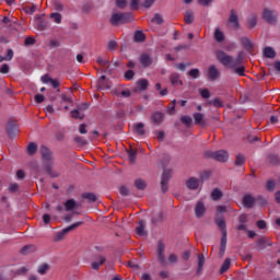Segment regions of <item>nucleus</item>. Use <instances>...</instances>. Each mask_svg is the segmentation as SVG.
I'll use <instances>...</instances> for the list:
<instances>
[{"instance_id": "f257e3e1", "label": "nucleus", "mask_w": 280, "mask_h": 280, "mask_svg": "<svg viewBox=\"0 0 280 280\" xmlns=\"http://www.w3.org/2000/svg\"><path fill=\"white\" fill-rule=\"evenodd\" d=\"M215 57L221 65L224 67H228V69H233L235 67V61L233 60V57L226 55V52L222 50H217L215 51Z\"/></svg>"}, {"instance_id": "f03ea898", "label": "nucleus", "mask_w": 280, "mask_h": 280, "mask_svg": "<svg viewBox=\"0 0 280 280\" xmlns=\"http://www.w3.org/2000/svg\"><path fill=\"white\" fill-rule=\"evenodd\" d=\"M206 156L209 159H214V161H219L220 163H226L229 161V152L225 150H220V151H207Z\"/></svg>"}, {"instance_id": "7ed1b4c3", "label": "nucleus", "mask_w": 280, "mask_h": 280, "mask_svg": "<svg viewBox=\"0 0 280 280\" xmlns=\"http://www.w3.org/2000/svg\"><path fill=\"white\" fill-rule=\"evenodd\" d=\"M128 21H132V15L126 13H114L112 15L113 25H119L120 23H128Z\"/></svg>"}, {"instance_id": "20e7f679", "label": "nucleus", "mask_w": 280, "mask_h": 280, "mask_svg": "<svg viewBox=\"0 0 280 280\" xmlns=\"http://www.w3.org/2000/svg\"><path fill=\"white\" fill-rule=\"evenodd\" d=\"M228 25L230 30H240V18L235 11H231L230 18L228 20Z\"/></svg>"}, {"instance_id": "39448f33", "label": "nucleus", "mask_w": 280, "mask_h": 280, "mask_svg": "<svg viewBox=\"0 0 280 280\" xmlns=\"http://www.w3.org/2000/svg\"><path fill=\"white\" fill-rule=\"evenodd\" d=\"M173 174L174 172L170 168L163 172L161 179L162 191H167V183H170V178H172Z\"/></svg>"}, {"instance_id": "423d86ee", "label": "nucleus", "mask_w": 280, "mask_h": 280, "mask_svg": "<svg viewBox=\"0 0 280 280\" xmlns=\"http://www.w3.org/2000/svg\"><path fill=\"white\" fill-rule=\"evenodd\" d=\"M81 224H83L82 221L75 222V223L69 225L68 228H65L61 232H59L57 234L58 240H62V237H65V235H67L68 233H71V231H75V229H78V226H81Z\"/></svg>"}, {"instance_id": "0eeeda50", "label": "nucleus", "mask_w": 280, "mask_h": 280, "mask_svg": "<svg viewBox=\"0 0 280 280\" xmlns=\"http://www.w3.org/2000/svg\"><path fill=\"white\" fill-rule=\"evenodd\" d=\"M207 211V208L205 207V201L199 200L195 206V215L196 218H202Z\"/></svg>"}, {"instance_id": "6e6552de", "label": "nucleus", "mask_w": 280, "mask_h": 280, "mask_svg": "<svg viewBox=\"0 0 280 280\" xmlns=\"http://www.w3.org/2000/svg\"><path fill=\"white\" fill-rule=\"evenodd\" d=\"M200 185H202L201 182H200V179H198V178H196V177H190V178H188V179L186 180V187H187L188 189H191V190L198 189V188L200 187Z\"/></svg>"}, {"instance_id": "1a4fd4ad", "label": "nucleus", "mask_w": 280, "mask_h": 280, "mask_svg": "<svg viewBox=\"0 0 280 280\" xmlns=\"http://www.w3.org/2000/svg\"><path fill=\"white\" fill-rule=\"evenodd\" d=\"M164 119H165V115L161 112H155L151 115V121L155 126H161V124H163Z\"/></svg>"}, {"instance_id": "9d476101", "label": "nucleus", "mask_w": 280, "mask_h": 280, "mask_svg": "<svg viewBox=\"0 0 280 280\" xmlns=\"http://www.w3.org/2000/svg\"><path fill=\"white\" fill-rule=\"evenodd\" d=\"M262 18L265 19V21H267V23H275V21H277V15L275 14V11L270 9L264 10Z\"/></svg>"}, {"instance_id": "9b49d317", "label": "nucleus", "mask_w": 280, "mask_h": 280, "mask_svg": "<svg viewBox=\"0 0 280 280\" xmlns=\"http://www.w3.org/2000/svg\"><path fill=\"white\" fill-rule=\"evenodd\" d=\"M156 255L160 262L165 264V245L159 243L156 246Z\"/></svg>"}, {"instance_id": "f8f14e48", "label": "nucleus", "mask_w": 280, "mask_h": 280, "mask_svg": "<svg viewBox=\"0 0 280 280\" xmlns=\"http://www.w3.org/2000/svg\"><path fill=\"white\" fill-rule=\"evenodd\" d=\"M217 78H220V71L215 66H210L208 68V79L213 82Z\"/></svg>"}, {"instance_id": "ddd939ff", "label": "nucleus", "mask_w": 280, "mask_h": 280, "mask_svg": "<svg viewBox=\"0 0 280 280\" xmlns=\"http://www.w3.org/2000/svg\"><path fill=\"white\" fill-rule=\"evenodd\" d=\"M255 205V198L250 195H245L243 197V207H246V209L253 208Z\"/></svg>"}, {"instance_id": "4468645a", "label": "nucleus", "mask_w": 280, "mask_h": 280, "mask_svg": "<svg viewBox=\"0 0 280 280\" xmlns=\"http://www.w3.org/2000/svg\"><path fill=\"white\" fill-rule=\"evenodd\" d=\"M82 110H86V105H83V107H80L79 109L73 110L72 117L74 119H84V112Z\"/></svg>"}, {"instance_id": "2eb2a0df", "label": "nucleus", "mask_w": 280, "mask_h": 280, "mask_svg": "<svg viewBox=\"0 0 280 280\" xmlns=\"http://www.w3.org/2000/svg\"><path fill=\"white\" fill-rule=\"evenodd\" d=\"M63 206H65L66 211H73V209H78V202H75V200H73V199L67 200L63 203Z\"/></svg>"}, {"instance_id": "dca6fc26", "label": "nucleus", "mask_w": 280, "mask_h": 280, "mask_svg": "<svg viewBox=\"0 0 280 280\" xmlns=\"http://www.w3.org/2000/svg\"><path fill=\"white\" fill-rule=\"evenodd\" d=\"M133 132H136V135H140V136L145 135V125H143V122H138V124L133 125Z\"/></svg>"}, {"instance_id": "f3484780", "label": "nucleus", "mask_w": 280, "mask_h": 280, "mask_svg": "<svg viewBox=\"0 0 280 280\" xmlns=\"http://www.w3.org/2000/svg\"><path fill=\"white\" fill-rule=\"evenodd\" d=\"M241 45H243L244 49H247V50H250L253 49V47H255V45L250 39H248V37H242Z\"/></svg>"}, {"instance_id": "a211bd4d", "label": "nucleus", "mask_w": 280, "mask_h": 280, "mask_svg": "<svg viewBox=\"0 0 280 280\" xmlns=\"http://www.w3.org/2000/svg\"><path fill=\"white\" fill-rule=\"evenodd\" d=\"M104 261H106V258L100 256L96 260L92 262L93 270H100V267L104 265Z\"/></svg>"}, {"instance_id": "6ab92c4d", "label": "nucleus", "mask_w": 280, "mask_h": 280, "mask_svg": "<svg viewBox=\"0 0 280 280\" xmlns=\"http://www.w3.org/2000/svg\"><path fill=\"white\" fill-rule=\"evenodd\" d=\"M149 82L145 79H141L137 82V86L138 89L135 90V92L137 93V91H145V89H148Z\"/></svg>"}, {"instance_id": "aec40b11", "label": "nucleus", "mask_w": 280, "mask_h": 280, "mask_svg": "<svg viewBox=\"0 0 280 280\" xmlns=\"http://www.w3.org/2000/svg\"><path fill=\"white\" fill-rule=\"evenodd\" d=\"M51 267L49 266V264H47V262H44V264H42V265H39L38 267H37V273L38 275H45L46 272H49V269H50Z\"/></svg>"}, {"instance_id": "412c9836", "label": "nucleus", "mask_w": 280, "mask_h": 280, "mask_svg": "<svg viewBox=\"0 0 280 280\" xmlns=\"http://www.w3.org/2000/svg\"><path fill=\"white\" fill-rule=\"evenodd\" d=\"M135 187L136 189H140L141 191H143V189L148 187V183H145V179L138 178L135 180Z\"/></svg>"}, {"instance_id": "4be33fe9", "label": "nucleus", "mask_w": 280, "mask_h": 280, "mask_svg": "<svg viewBox=\"0 0 280 280\" xmlns=\"http://www.w3.org/2000/svg\"><path fill=\"white\" fill-rule=\"evenodd\" d=\"M137 235L143 237L145 235V221H140L139 226L136 229Z\"/></svg>"}, {"instance_id": "5701e85b", "label": "nucleus", "mask_w": 280, "mask_h": 280, "mask_svg": "<svg viewBox=\"0 0 280 280\" xmlns=\"http://www.w3.org/2000/svg\"><path fill=\"white\" fill-rule=\"evenodd\" d=\"M222 196H223L222 190H220L218 188H214L210 194L211 199L214 201L220 200L222 198Z\"/></svg>"}, {"instance_id": "b1692460", "label": "nucleus", "mask_w": 280, "mask_h": 280, "mask_svg": "<svg viewBox=\"0 0 280 280\" xmlns=\"http://www.w3.org/2000/svg\"><path fill=\"white\" fill-rule=\"evenodd\" d=\"M195 122L198 124V126H205V115L200 113L194 114Z\"/></svg>"}, {"instance_id": "393cba45", "label": "nucleus", "mask_w": 280, "mask_h": 280, "mask_svg": "<svg viewBox=\"0 0 280 280\" xmlns=\"http://www.w3.org/2000/svg\"><path fill=\"white\" fill-rule=\"evenodd\" d=\"M171 82L173 86H180L183 84V81H180V75L173 73L171 75Z\"/></svg>"}, {"instance_id": "a878e982", "label": "nucleus", "mask_w": 280, "mask_h": 280, "mask_svg": "<svg viewBox=\"0 0 280 280\" xmlns=\"http://www.w3.org/2000/svg\"><path fill=\"white\" fill-rule=\"evenodd\" d=\"M140 62L143 65V67H150L152 65V58L148 55H142L140 57Z\"/></svg>"}, {"instance_id": "bb28decb", "label": "nucleus", "mask_w": 280, "mask_h": 280, "mask_svg": "<svg viewBox=\"0 0 280 280\" xmlns=\"http://www.w3.org/2000/svg\"><path fill=\"white\" fill-rule=\"evenodd\" d=\"M135 43H143L145 40V34L143 32L137 31L133 35Z\"/></svg>"}, {"instance_id": "cd10ccee", "label": "nucleus", "mask_w": 280, "mask_h": 280, "mask_svg": "<svg viewBox=\"0 0 280 280\" xmlns=\"http://www.w3.org/2000/svg\"><path fill=\"white\" fill-rule=\"evenodd\" d=\"M265 58H275L277 54L275 52V49L272 47H266L262 51Z\"/></svg>"}, {"instance_id": "c85d7f7f", "label": "nucleus", "mask_w": 280, "mask_h": 280, "mask_svg": "<svg viewBox=\"0 0 280 280\" xmlns=\"http://www.w3.org/2000/svg\"><path fill=\"white\" fill-rule=\"evenodd\" d=\"M214 39L218 43H222V40H224V33L220 28H215V31H214Z\"/></svg>"}, {"instance_id": "c756f323", "label": "nucleus", "mask_w": 280, "mask_h": 280, "mask_svg": "<svg viewBox=\"0 0 280 280\" xmlns=\"http://www.w3.org/2000/svg\"><path fill=\"white\" fill-rule=\"evenodd\" d=\"M151 21L155 23V25H163V15L155 13Z\"/></svg>"}, {"instance_id": "7c9ffc66", "label": "nucleus", "mask_w": 280, "mask_h": 280, "mask_svg": "<svg viewBox=\"0 0 280 280\" xmlns=\"http://www.w3.org/2000/svg\"><path fill=\"white\" fill-rule=\"evenodd\" d=\"M185 23H187V25H190V23H194V12L192 11H187L185 13Z\"/></svg>"}, {"instance_id": "2f4dec72", "label": "nucleus", "mask_w": 280, "mask_h": 280, "mask_svg": "<svg viewBox=\"0 0 280 280\" xmlns=\"http://www.w3.org/2000/svg\"><path fill=\"white\" fill-rule=\"evenodd\" d=\"M37 149H38V147L36 145V143L31 142V143L27 145L26 152H27V154L32 155V154H35V153H36V150H37Z\"/></svg>"}, {"instance_id": "473e14b6", "label": "nucleus", "mask_w": 280, "mask_h": 280, "mask_svg": "<svg viewBox=\"0 0 280 280\" xmlns=\"http://www.w3.org/2000/svg\"><path fill=\"white\" fill-rule=\"evenodd\" d=\"M50 19L57 24L62 23V15L60 13H51Z\"/></svg>"}, {"instance_id": "72a5a7b5", "label": "nucleus", "mask_w": 280, "mask_h": 280, "mask_svg": "<svg viewBox=\"0 0 280 280\" xmlns=\"http://www.w3.org/2000/svg\"><path fill=\"white\" fill-rule=\"evenodd\" d=\"M205 266V254L199 255L198 258V272H202V267Z\"/></svg>"}, {"instance_id": "f704fd0d", "label": "nucleus", "mask_w": 280, "mask_h": 280, "mask_svg": "<svg viewBox=\"0 0 280 280\" xmlns=\"http://www.w3.org/2000/svg\"><path fill=\"white\" fill-rule=\"evenodd\" d=\"M199 94L203 100H209V97H211V93L207 89H200Z\"/></svg>"}, {"instance_id": "c9c22d12", "label": "nucleus", "mask_w": 280, "mask_h": 280, "mask_svg": "<svg viewBox=\"0 0 280 280\" xmlns=\"http://www.w3.org/2000/svg\"><path fill=\"white\" fill-rule=\"evenodd\" d=\"M231 268V259L226 258L221 267V272H226Z\"/></svg>"}, {"instance_id": "e433bc0d", "label": "nucleus", "mask_w": 280, "mask_h": 280, "mask_svg": "<svg viewBox=\"0 0 280 280\" xmlns=\"http://www.w3.org/2000/svg\"><path fill=\"white\" fill-rule=\"evenodd\" d=\"M217 224L223 233H226V230H225L226 229V223H224V219L217 220Z\"/></svg>"}, {"instance_id": "4c0bfd02", "label": "nucleus", "mask_w": 280, "mask_h": 280, "mask_svg": "<svg viewBox=\"0 0 280 280\" xmlns=\"http://www.w3.org/2000/svg\"><path fill=\"white\" fill-rule=\"evenodd\" d=\"M258 246H259V248H266V246H272V243H267L266 244V238L260 237L259 241H258Z\"/></svg>"}, {"instance_id": "58836bf2", "label": "nucleus", "mask_w": 280, "mask_h": 280, "mask_svg": "<svg viewBox=\"0 0 280 280\" xmlns=\"http://www.w3.org/2000/svg\"><path fill=\"white\" fill-rule=\"evenodd\" d=\"M255 25H257V18H250L248 21H247V27L249 30H253V27H255Z\"/></svg>"}, {"instance_id": "ea45409f", "label": "nucleus", "mask_w": 280, "mask_h": 280, "mask_svg": "<svg viewBox=\"0 0 280 280\" xmlns=\"http://www.w3.org/2000/svg\"><path fill=\"white\" fill-rule=\"evenodd\" d=\"M161 220H163V212H159L152 218L153 224H156V222H161Z\"/></svg>"}, {"instance_id": "a19ab883", "label": "nucleus", "mask_w": 280, "mask_h": 280, "mask_svg": "<svg viewBox=\"0 0 280 280\" xmlns=\"http://www.w3.org/2000/svg\"><path fill=\"white\" fill-rule=\"evenodd\" d=\"M188 75H190V78H194L196 80V78H198L200 75V70L198 69H191L188 72Z\"/></svg>"}, {"instance_id": "79ce46f5", "label": "nucleus", "mask_w": 280, "mask_h": 280, "mask_svg": "<svg viewBox=\"0 0 280 280\" xmlns=\"http://www.w3.org/2000/svg\"><path fill=\"white\" fill-rule=\"evenodd\" d=\"M226 248V232L223 233V236L221 238V250L224 252Z\"/></svg>"}, {"instance_id": "37998d69", "label": "nucleus", "mask_w": 280, "mask_h": 280, "mask_svg": "<svg viewBox=\"0 0 280 280\" xmlns=\"http://www.w3.org/2000/svg\"><path fill=\"white\" fill-rule=\"evenodd\" d=\"M178 262V256H176L175 254H171L168 256V264H177Z\"/></svg>"}, {"instance_id": "c03bdc74", "label": "nucleus", "mask_w": 280, "mask_h": 280, "mask_svg": "<svg viewBox=\"0 0 280 280\" xmlns=\"http://www.w3.org/2000/svg\"><path fill=\"white\" fill-rule=\"evenodd\" d=\"M210 104H213L215 108H222V101L220 98L212 100Z\"/></svg>"}, {"instance_id": "a18cd8bd", "label": "nucleus", "mask_w": 280, "mask_h": 280, "mask_svg": "<svg viewBox=\"0 0 280 280\" xmlns=\"http://www.w3.org/2000/svg\"><path fill=\"white\" fill-rule=\"evenodd\" d=\"M267 191H275V183L272 180H268L266 184Z\"/></svg>"}, {"instance_id": "49530a36", "label": "nucleus", "mask_w": 280, "mask_h": 280, "mask_svg": "<svg viewBox=\"0 0 280 280\" xmlns=\"http://www.w3.org/2000/svg\"><path fill=\"white\" fill-rule=\"evenodd\" d=\"M121 196H128L130 194V189L126 186H121L119 189Z\"/></svg>"}, {"instance_id": "de8ad7c7", "label": "nucleus", "mask_w": 280, "mask_h": 280, "mask_svg": "<svg viewBox=\"0 0 280 280\" xmlns=\"http://www.w3.org/2000/svg\"><path fill=\"white\" fill-rule=\"evenodd\" d=\"M115 47H117V42L115 40H110L108 44H107V49L109 51H114Z\"/></svg>"}, {"instance_id": "09e8293b", "label": "nucleus", "mask_w": 280, "mask_h": 280, "mask_svg": "<svg viewBox=\"0 0 280 280\" xmlns=\"http://www.w3.org/2000/svg\"><path fill=\"white\" fill-rule=\"evenodd\" d=\"M244 163H245V160L243 155H237L235 160V165H244Z\"/></svg>"}, {"instance_id": "8fccbe9b", "label": "nucleus", "mask_w": 280, "mask_h": 280, "mask_svg": "<svg viewBox=\"0 0 280 280\" xmlns=\"http://www.w3.org/2000/svg\"><path fill=\"white\" fill-rule=\"evenodd\" d=\"M135 78V72L132 70H128L126 73H125V79L126 80H132Z\"/></svg>"}, {"instance_id": "3c124183", "label": "nucleus", "mask_w": 280, "mask_h": 280, "mask_svg": "<svg viewBox=\"0 0 280 280\" xmlns=\"http://www.w3.org/2000/svg\"><path fill=\"white\" fill-rule=\"evenodd\" d=\"M217 211H218V213H226V211H229V207H226V206H218L217 207Z\"/></svg>"}, {"instance_id": "603ef678", "label": "nucleus", "mask_w": 280, "mask_h": 280, "mask_svg": "<svg viewBox=\"0 0 280 280\" xmlns=\"http://www.w3.org/2000/svg\"><path fill=\"white\" fill-rule=\"evenodd\" d=\"M35 102H37V104H43V102H45V96L43 94L35 95Z\"/></svg>"}, {"instance_id": "864d4df0", "label": "nucleus", "mask_w": 280, "mask_h": 280, "mask_svg": "<svg viewBox=\"0 0 280 280\" xmlns=\"http://www.w3.org/2000/svg\"><path fill=\"white\" fill-rule=\"evenodd\" d=\"M84 198H86L91 202H95L97 200V197H95V195H93V194H86V195H84Z\"/></svg>"}, {"instance_id": "5fc2aeb1", "label": "nucleus", "mask_w": 280, "mask_h": 280, "mask_svg": "<svg viewBox=\"0 0 280 280\" xmlns=\"http://www.w3.org/2000/svg\"><path fill=\"white\" fill-rule=\"evenodd\" d=\"M96 62H97L98 65H101L102 67H106V65H108V60L102 59V57H98V58L96 59Z\"/></svg>"}, {"instance_id": "6e6d98bb", "label": "nucleus", "mask_w": 280, "mask_h": 280, "mask_svg": "<svg viewBox=\"0 0 280 280\" xmlns=\"http://www.w3.org/2000/svg\"><path fill=\"white\" fill-rule=\"evenodd\" d=\"M12 58H14V51H12V49H9L7 51V56L4 57V60H12Z\"/></svg>"}, {"instance_id": "4d7b16f0", "label": "nucleus", "mask_w": 280, "mask_h": 280, "mask_svg": "<svg viewBox=\"0 0 280 280\" xmlns=\"http://www.w3.org/2000/svg\"><path fill=\"white\" fill-rule=\"evenodd\" d=\"M156 139L159 141H163V139H165V132L164 131H158L156 132Z\"/></svg>"}, {"instance_id": "13d9d810", "label": "nucleus", "mask_w": 280, "mask_h": 280, "mask_svg": "<svg viewBox=\"0 0 280 280\" xmlns=\"http://www.w3.org/2000/svg\"><path fill=\"white\" fill-rule=\"evenodd\" d=\"M182 121L183 124H186L187 126H189V124H191V117L184 116L182 117Z\"/></svg>"}, {"instance_id": "bf43d9fd", "label": "nucleus", "mask_w": 280, "mask_h": 280, "mask_svg": "<svg viewBox=\"0 0 280 280\" xmlns=\"http://www.w3.org/2000/svg\"><path fill=\"white\" fill-rule=\"evenodd\" d=\"M24 43L25 45H34V43H36V39H34V37H27Z\"/></svg>"}, {"instance_id": "052dcab7", "label": "nucleus", "mask_w": 280, "mask_h": 280, "mask_svg": "<svg viewBox=\"0 0 280 280\" xmlns=\"http://www.w3.org/2000/svg\"><path fill=\"white\" fill-rule=\"evenodd\" d=\"M40 152L43 156H49V149H47L46 147H42Z\"/></svg>"}, {"instance_id": "680f3d73", "label": "nucleus", "mask_w": 280, "mask_h": 280, "mask_svg": "<svg viewBox=\"0 0 280 280\" xmlns=\"http://www.w3.org/2000/svg\"><path fill=\"white\" fill-rule=\"evenodd\" d=\"M79 132L81 135H86V125H84V124L80 125Z\"/></svg>"}, {"instance_id": "e2e57ef3", "label": "nucleus", "mask_w": 280, "mask_h": 280, "mask_svg": "<svg viewBox=\"0 0 280 280\" xmlns=\"http://www.w3.org/2000/svg\"><path fill=\"white\" fill-rule=\"evenodd\" d=\"M116 4L118 8H126V0H116Z\"/></svg>"}, {"instance_id": "0e129e2a", "label": "nucleus", "mask_w": 280, "mask_h": 280, "mask_svg": "<svg viewBox=\"0 0 280 280\" xmlns=\"http://www.w3.org/2000/svg\"><path fill=\"white\" fill-rule=\"evenodd\" d=\"M8 71H10V67L8 65H3L0 68V73H8Z\"/></svg>"}, {"instance_id": "69168bd1", "label": "nucleus", "mask_w": 280, "mask_h": 280, "mask_svg": "<svg viewBox=\"0 0 280 280\" xmlns=\"http://www.w3.org/2000/svg\"><path fill=\"white\" fill-rule=\"evenodd\" d=\"M209 178V173H202L201 175H200V183L202 184L203 183V180H207Z\"/></svg>"}, {"instance_id": "338daca9", "label": "nucleus", "mask_w": 280, "mask_h": 280, "mask_svg": "<svg viewBox=\"0 0 280 280\" xmlns=\"http://www.w3.org/2000/svg\"><path fill=\"white\" fill-rule=\"evenodd\" d=\"M235 73H237V75H244V67L236 68Z\"/></svg>"}, {"instance_id": "774afa93", "label": "nucleus", "mask_w": 280, "mask_h": 280, "mask_svg": "<svg viewBox=\"0 0 280 280\" xmlns=\"http://www.w3.org/2000/svg\"><path fill=\"white\" fill-rule=\"evenodd\" d=\"M140 279H141V280H152V277H150L149 273H142V275L140 276Z\"/></svg>"}]
</instances>
